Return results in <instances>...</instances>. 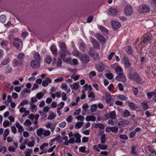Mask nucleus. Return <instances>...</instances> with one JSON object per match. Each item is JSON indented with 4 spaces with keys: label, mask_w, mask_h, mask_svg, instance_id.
Instances as JSON below:
<instances>
[{
    "label": "nucleus",
    "mask_w": 156,
    "mask_h": 156,
    "mask_svg": "<svg viewBox=\"0 0 156 156\" xmlns=\"http://www.w3.org/2000/svg\"><path fill=\"white\" fill-rule=\"evenodd\" d=\"M68 136L69 138L70 144H74L75 142L76 143L80 142V136L78 133H73L72 132H71L68 133Z\"/></svg>",
    "instance_id": "f257e3e1"
},
{
    "label": "nucleus",
    "mask_w": 156,
    "mask_h": 156,
    "mask_svg": "<svg viewBox=\"0 0 156 156\" xmlns=\"http://www.w3.org/2000/svg\"><path fill=\"white\" fill-rule=\"evenodd\" d=\"M129 78L138 83L141 82V79L139 75L136 72H134L133 73H129L128 75Z\"/></svg>",
    "instance_id": "f03ea898"
},
{
    "label": "nucleus",
    "mask_w": 156,
    "mask_h": 156,
    "mask_svg": "<svg viewBox=\"0 0 156 156\" xmlns=\"http://www.w3.org/2000/svg\"><path fill=\"white\" fill-rule=\"evenodd\" d=\"M25 63L24 60H19L16 58L14 59L12 61V66L14 67L23 66Z\"/></svg>",
    "instance_id": "7ed1b4c3"
},
{
    "label": "nucleus",
    "mask_w": 156,
    "mask_h": 156,
    "mask_svg": "<svg viewBox=\"0 0 156 156\" xmlns=\"http://www.w3.org/2000/svg\"><path fill=\"white\" fill-rule=\"evenodd\" d=\"M129 123V121L125 119H120L118 122L117 126L119 127L126 126Z\"/></svg>",
    "instance_id": "20e7f679"
},
{
    "label": "nucleus",
    "mask_w": 156,
    "mask_h": 156,
    "mask_svg": "<svg viewBox=\"0 0 156 156\" xmlns=\"http://www.w3.org/2000/svg\"><path fill=\"white\" fill-rule=\"evenodd\" d=\"M105 100L107 104H109L110 106H112L113 104L114 100L112 98L111 95L108 93L105 94Z\"/></svg>",
    "instance_id": "39448f33"
},
{
    "label": "nucleus",
    "mask_w": 156,
    "mask_h": 156,
    "mask_svg": "<svg viewBox=\"0 0 156 156\" xmlns=\"http://www.w3.org/2000/svg\"><path fill=\"white\" fill-rule=\"evenodd\" d=\"M143 37L141 38L142 41L141 42V44L142 45L145 46L147 45L151 39L148 35H144Z\"/></svg>",
    "instance_id": "423d86ee"
},
{
    "label": "nucleus",
    "mask_w": 156,
    "mask_h": 156,
    "mask_svg": "<svg viewBox=\"0 0 156 156\" xmlns=\"http://www.w3.org/2000/svg\"><path fill=\"white\" fill-rule=\"evenodd\" d=\"M149 11V8L145 5H143L140 6L138 9V11L140 13L148 12Z\"/></svg>",
    "instance_id": "0eeeda50"
},
{
    "label": "nucleus",
    "mask_w": 156,
    "mask_h": 156,
    "mask_svg": "<svg viewBox=\"0 0 156 156\" xmlns=\"http://www.w3.org/2000/svg\"><path fill=\"white\" fill-rule=\"evenodd\" d=\"M80 58L83 63H87L90 61L89 56L85 54L81 55V56L80 57Z\"/></svg>",
    "instance_id": "6e6552de"
},
{
    "label": "nucleus",
    "mask_w": 156,
    "mask_h": 156,
    "mask_svg": "<svg viewBox=\"0 0 156 156\" xmlns=\"http://www.w3.org/2000/svg\"><path fill=\"white\" fill-rule=\"evenodd\" d=\"M31 67L34 69H37L39 68L40 66V61L38 60H36L35 59L32 60L30 64Z\"/></svg>",
    "instance_id": "1a4fd4ad"
},
{
    "label": "nucleus",
    "mask_w": 156,
    "mask_h": 156,
    "mask_svg": "<svg viewBox=\"0 0 156 156\" xmlns=\"http://www.w3.org/2000/svg\"><path fill=\"white\" fill-rule=\"evenodd\" d=\"M123 59L124 60V66L126 68H129L130 66V63L128 58L126 55H123Z\"/></svg>",
    "instance_id": "9d476101"
},
{
    "label": "nucleus",
    "mask_w": 156,
    "mask_h": 156,
    "mask_svg": "<svg viewBox=\"0 0 156 156\" xmlns=\"http://www.w3.org/2000/svg\"><path fill=\"white\" fill-rule=\"evenodd\" d=\"M133 10L130 5L126 6L124 9V12L126 15H130L132 13Z\"/></svg>",
    "instance_id": "9b49d317"
},
{
    "label": "nucleus",
    "mask_w": 156,
    "mask_h": 156,
    "mask_svg": "<svg viewBox=\"0 0 156 156\" xmlns=\"http://www.w3.org/2000/svg\"><path fill=\"white\" fill-rule=\"evenodd\" d=\"M97 70L100 72H102L105 68V65L102 62L99 63L96 66Z\"/></svg>",
    "instance_id": "f8f14e48"
},
{
    "label": "nucleus",
    "mask_w": 156,
    "mask_h": 156,
    "mask_svg": "<svg viewBox=\"0 0 156 156\" xmlns=\"http://www.w3.org/2000/svg\"><path fill=\"white\" fill-rule=\"evenodd\" d=\"M95 36L101 44H104L105 43V39L101 34H96Z\"/></svg>",
    "instance_id": "ddd939ff"
},
{
    "label": "nucleus",
    "mask_w": 156,
    "mask_h": 156,
    "mask_svg": "<svg viewBox=\"0 0 156 156\" xmlns=\"http://www.w3.org/2000/svg\"><path fill=\"white\" fill-rule=\"evenodd\" d=\"M90 42L93 44V46L94 48H97L98 49H100V44L95 39L91 37L90 39Z\"/></svg>",
    "instance_id": "4468645a"
},
{
    "label": "nucleus",
    "mask_w": 156,
    "mask_h": 156,
    "mask_svg": "<svg viewBox=\"0 0 156 156\" xmlns=\"http://www.w3.org/2000/svg\"><path fill=\"white\" fill-rule=\"evenodd\" d=\"M112 24L113 29L115 30H118L121 26L119 22L115 20L112 21Z\"/></svg>",
    "instance_id": "2eb2a0df"
},
{
    "label": "nucleus",
    "mask_w": 156,
    "mask_h": 156,
    "mask_svg": "<svg viewBox=\"0 0 156 156\" xmlns=\"http://www.w3.org/2000/svg\"><path fill=\"white\" fill-rule=\"evenodd\" d=\"M51 82L52 80L50 78L47 77L43 81L42 85L44 87H46L49 84L51 83Z\"/></svg>",
    "instance_id": "dca6fc26"
},
{
    "label": "nucleus",
    "mask_w": 156,
    "mask_h": 156,
    "mask_svg": "<svg viewBox=\"0 0 156 156\" xmlns=\"http://www.w3.org/2000/svg\"><path fill=\"white\" fill-rule=\"evenodd\" d=\"M115 71L117 74L118 75V76H116L115 79L116 80H118L119 76L123 75L122 73V70L121 67L118 66L116 68Z\"/></svg>",
    "instance_id": "f3484780"
},
{
    "label": "nucleus",
    "mask_w": 156,
    "mask_h": 156,
    "mask_svg": "<svg viewBox=\"0 0 156 156\" xmlns=\"http://www.w3.org/2000/svg\"><path fill=\"white\" fill-rule=\"evenodd\" d=\"M50 50L54 55L55 56H57L58 55L57 49L55 45L52 44L50 47Z\"/></svg>",
    "instance_id": "a211bd4d"
},
{
    "label": "nucleus",
    "mask_w": 156,
    "mask_h": 156,
    "mask_svg": "<svg viewBox=\"0 0 156 156\" xmlns=\"http://www.w3.org/2000/svg\"><path fill=\"white\" fill-rule=\"evenodd\" d=\"M104 132V131H103L102 132L100 133V142L102 144H104L106 142V135Z\"/></svg>",
    "instance_id": "6ab92c4d"
},
{
    "label": "nucleus",
    "mask_w": 156,
    "mask_h": 156,
    "mask_svg": "<svg viewBox=\"0 0 156 156\" xmlns=\"http://www.w3.org/2000/svg\"><path fill=\"white\" fill-rule=\"evenodd\" d=\"M58 46L60 48L59 51H67V48L66 44L64 43L59 42Z\"/></svg>",
    "instance_id": "aec40b11"
},
{
    "label": "nucleus",
    "mask_w": 156,
    "mask_h": 156,
    "mask_svg": "<svg viewBox=\"0 0 156 156\" xmlns=\"http://www.w3.org/2000/svg\"><path fill=\"white\" fill-rule=\"evenodd\" d=\"M89 54L90 56L93 57L95 59H97L99 58V54L96 52H92L90 50L89 51Z\"/></svg>",
    "instance_id": "412c9836"
},
{
    "label": "nucleus",
    "mask_w": 156,
    "mask_h": 156,
    "mask_svg": "<svg viewBox=\"0 0 156 156\" xmlns=\"http://www.w3.org/2000/svg\"><path fill=\"white\" fill-rule=\"evenodd\" d=\"M61 88L62 90H64L65 91H67V94L69 93L70 92L71 90L70 89L68 88V86L67 84L65 83H62L61 85Z\"/></svg>",
    "instance_id": "4be33fe9"
},
{
    "label": "nucleus",
    "mask_w": 156,
    "mask_h": 156,
    "mask_svg": "<svg viewBox=\"0 0 156 156\" xmlns=\"http://www.w3.org/2000/svg\"><path fill=\"white\" fill-rule=\"evenodd\" d=\"M69 86L72 89L75 90H78L80 87L79 83L78 82L75 83L73 84H70Z\"/></svg>",
    "instance_id": "5701e85b"
},
{
    "label": "nucleus",
    "mask_w": 156,
    "mask_h": 156,
    "mask_svg": "<svg viewBox=\"0 0 156 156\" xmlns=\"http://www.w3.org/2000/svg\"><path fill=\"white\" fill-rule=\"evenodd\" d=\"M118 12L117 10L115 9L110 8L108 10V13L109 14L112 15H115Z\"/></svg>",
    "instance_id": "b1692460"
},
{
    "label": "nucleus",
    "mask_w": 156,
    "mask_h": 156,
    "mask_svg": "<svg viewBox=\"0 0 156 156\" xmlns=\"http://www.w3.org/2000/svg\"><path fill=\"white\" fill-rule=\"evenodd\" d=\"M16 126L18 129L19 133H22L24 130L23 126L21 125L19 122H17L16 123Z\"/></svg>",
    "instance_id": "393cba45"
},
{
    "label": "nucleus",
    "mask_w": 156,
    "mask_h": 156,
    "mask_svg": "<svg viewBox=\"0 0 156 156\" xmlns=\"http://www.w3.org/2000/svg\"><path fill=\"white\" fill-rule=\"evenodd\" d=\"M30 108L31 109V111L33 112H35L37 110V107L36 105L33 103H30Z\"/></svg>",
    "instance_id": "a878e982"
},
{
    "label": "nucleus",
    "mask_w": 156,
    "mask_h": 156,
    "mask_svg": "<svg viewBox=\"0 0 156 156\" xmlns=\"http://www.w3.org/2000/svg\"><path fill=\"white\" fill-rule=\"evenodd\" d=\"M10 61V59L8 57L4 59L1 62V65L4 66L6 65Z\"/></svg>",
    "instance_id": "bb28decb"
},
{
    "label": "nucleus",
    "mask_w": 156,
    "mask_h": 156,
    "mask_svg": "<svg viewBox=\"0 0 156 156\" xmlns=\"http://www.w3.org/2000/svg\"><path fill=\"white\" fill-rule=\"evenodd\" d=\"M96 119V117L93 115L87 116L86 118V120L87 121H92L93 122H94L95 121Z\"/></svg>",
    "instance_id": "cd10ccee"
},
{
    "label": "nucleus",
    "mask_w": 156,
    "mask_h": 156,
    "mask_svg": "<svg viewBox=\"0 0 156 156\" xmlns=\"http://www.w3.org/2000/svg\"><path fill=\"white\" fill-rule=\"evenodd\" d=\"M62 139L64 140L65 141L63 143V145L68 146L69 144V141L68 140V138L67 136H64L62 137Z\"/></svg>",
    "instance_id": "c85d7f7f"
},
{
    "label": "nucleus",
    "mask_w": 156,
    "mask_h": 156,
    "mask_svg": "<svg viewBox=\"0 0 156 156\" xmlns=\"http://www.w3.org/2000/svg\"><path fill=\"white\" fill-rule=\"evenodd\" d=\"M25 57V54L23 52H21L19 53L17 55V58L19 60H24Z\"/></svg>",
    "instance_id": "c756f323"
},
{
    "label": "nucleus",
    "mask_w": 156,
    "mask_h": 156,
    "mask_svg": "<svg viewBox=\"0 0 156 156\" xmlns=\"http://www.w3.org/2000/svg\"><path fill=\"white\" fill-rule=\"evenodd\" d=\"M56 117V115L53 112H50L48 118V120H52L55 119Z\"/></svg>",
    "instance_id": "7c9ffc66"
},
{
    "label": "nucleus",
    "mask_w": 156,
    "mask_h": 156,
    "mask_svg": "<svg viewBox=\"0 0 156 156\" xmlns=\"http://www.w3.org/2000/svg\"><path fill=\"white\" fill-rule=\"evenodd\" d=\"M108 117L111 119H114L116 118V112L113 111L111 112L108 115Z\"/></svg>",
    "instance_id": "2f4dec72"
},
{
    "label": "nucleus",
    "mask_w": 156,
    "mask_h": 156,
    "mask_svg": "<svg viewBox=\"0 0 156 156\" xmlns=\"http://www.w3.org/2000/svg\"><path fill=\"white\" fill-rule=\"evenodd\" d=\"M66 52L70 54V53L68 51H59V55L62 58H63L66 56Z\"/></svg>",
    "instance_id": "473e14b6"
},
{
    "label": "nucleus",
    "mask_w": 156,
    "mask_h": 156,
    "mask_svg": "<svg viewBox=\"0 0 156 156\" xmlns=\"http://www.w3.org/2000/svg\"><path fill=\"white\" fill-rule=\"evenodd\" d=\"M72 54L75 56L79 58L82 55L81 53L78 51L74 50L72 51Z\"/></svg>",
    "instance_id": "72a5a7b5"
},
{
    "label": "nucleus",
    "mask_w": 156,
    "mask_h": 156,
    "mask_svg": "<svg viewBox=\"0 0 156 156\" xmlns=\"http://www.w3.org/2000/svg\"><path fill=\"white\" fill-rule=\"evenodd\" d=\"M34 57L36 59V60H38L40 61L41 59L40 54L38 52H35L34 54Z\"/></svg>",
    "instance_id": "f704fd0d"
},
{
    "label": "nucleus",
    "mask_w": 156,
    "mask_h": 156,
    "mask_svg": "<svg viewBox=\"0 0 156 156\" xmlns=\"http://www.w3.org/2000/svg\"><path fill=\"white\" fill-rule=\"evenodd\" d=\"M45 62L49 64L51 63V58L49 55H46L45 58Z\"/></svg>",
    "instance_id": "c9c22d12"
},
{
    "label": "nucleus",
    "mask_w": 156,
    "mask_h": 156,
    "mask_svg": "<svg viewBox=\"0 0 156 156\" xmlns=\"http://www.w3.org/2000/svg\"><path fill=\"white\" fill-rule=\"evenodd\" d=\"M44 129L42 128H40L37 130V134L39 136H41L43 134Z\"/></svg>",
    "instance_id": "e433bc0d"
},
{
    "label": "nucleus",
    "mask_w": 156,
    "mask_h": 156,
    "mask_svg": "<svg viewBox=\"0 0 156 156\" xmlns=\"http://www.w3.org/2000/svg\"><path fill=\"white\" fill-rule=\"evenodd\" d=\"M118 80L119 81H121L124 83L126 81V76L123 74L119 76Z\"/></svg>",
    "instance_id": "4c0bfd02"
},
{
    "label": "nucleus",
    "mask_w": 156,
    "mask_h": 156,
    "mask_svg": "<svg viewBox=\"0 0 156 156\" xmlns=\"http://www.w3.org/2000/svg\"><path fill=\"white\" fill-rule=\"evenodd\" d=\"M117 98L121 101L126 100L128 99L127 97L122 95H119L117 96Z\"/></svg>",
    "instance_id": "58836bf2"
},
{
    "label": "nucleus",
    "mask_w": 156,
    "mask_h": 156,
    "mask_svg": "<svg viewBox=\"0 0 156 156\" xmlns=\"http://www.w3.org/2000/svg\"><path fill=\"white\" fill-rule=\"evenodd\" d=\"M98 147L101 150H106L107 147V146L105 144H98Z\"/></svg>",
    "instance_id": "ea45409f"
},
{
    "label": "nucleus",
    "mask_w": 156,
    "mask_h": 156,
    "mask_svg": "<svg viewBox=\"0 0 156 156\" xmlns=\"http://www.w3.org/2000/svg\"><path fill=\"white\" fill-rule=\"evenodd\" d=\"M129 115V112L126 109H125L123 111L122 114V115L124 117H128Z\"/></svg>",
    "instance_id": "a19ab883"
},
{
    "label": "nucleus",
    "mask_w": 156,
    "mask_h": 156,
    "mask_svg": "<svg viewBox=\"0 0 156 156\" xmlns=\"http://www.w3.org/2000/svg\"><path fill=\"white\" fill-rule=\"evenodd\" d=\"M109 129L111 131L115 133H117L118 130V128L116 127H109Z\"/></svg>",
    "instance_id": "79ce46f5"
},
{
    "label": "nucleus",
    "mask_w": 156,
    "mask_h": 156,
    "mask_svg": "<svg viewBox=\"0 0 156 156\" xmlns=\"http://www.w3.org/2000/svg\"><path fill=\"white\" fill-rule=\"evenodd\" d=\"M125 51L129 54H131L132 53L131 48L129 46H126L125 48Z\"/></svg>",
    "instance_id": "37998d69"
},
{
    "label": "nucleus",
    "mask_w": 156,
    "mask_h": 156,
    "mask_svg": "<svg viewBox=\"0 0 156 156\" xmlns=\"http://www.w3.org/2000/svg\"><path fill=\"white\" fill-rule=\"evenodd\" d=\"M33 138L34 140H32V141L29 142L28 143L27 145L28 147H32L34 146L35 144V140L34 138Z\"/></svg>",
    "instance_id": "c03bdc74"
},
{
    "label": "nucleus",
    "mask_w": 156,
    "mask_h": 156,
    "mask_svg": "<svg viewBox=\"0 0 156 156\" xmlns=\"http://www.w3.org/2000/svg\"><path fill=\"white\" fill-rule=\"evenodd\" d=\"M39 113L42 119H44L46 118L47 116V114L45 112L42 111H40L39 112Z\"/></svg>",
    "instance_id": "a18cd8bd"
},
{
    "label": "nucleus",
    "mask_w": 156,
    "mask_h": 156,
    "mask_svg": "<svg viewBox=\"0 0 156 156\" xmlns=\"http://www.w3.org/2000/svg\"><path fill=\"white\" fill-rule=\"evenodd\" d=\"M5 74H7L10 73L11 72L12 68L10 66H7L5 67Z\"/></svg>",
    "instance_id": "49530a36"
},
{
    "label": "nucleus",
    "mask_w": 156,
    "mask_h": 156,
    "mask_svg": "<svg viewBox=\"0 0 156 156\" xmlns=\"http://www.w3.org/2000/svg\"><path fill=\"white\" fill-rule=\"evenodd\" d=\"M12 123H10L9 121L7 120H5L3 122V126L4 127H6L9 125H11Z\"/></svg>",
    "instance_id": "de8ad7c7"
},
{
    "label": "nucleus",
    "mask_w": 156,
    "mask_h": 156,
    "mask_svg": "<svg viewBox=\"0 0 156 156\" xmlns=\"http://www.w3.org/2000/svg\"><path fill=\"white\" fill-rule=\"evenodd\" d=\"M83 124V122H77L76 124L75 127L76 129H80L82 127Z\"/></svg>",
    "instance_id": "09e8293b"
},
{
    "label": "nucleus",
    "mask_w": 156,
    "mask_h": 156,
    "mask_svg": "<svg viewBox=\"0 0 156 156\" xmlns=\"http://www.w3.org/2000/svg\"><path fill=\"white\" fill-rule=\"evenodd\" d=\"M88 97L89 98H91L92 99H94L95 98V95L92 91L88 92Z\"/></svg>",
    "instance_id": "8fccbe9b"
},
{
    "label": "nucleus",
    "mask_w": 156,
    "mask_h": 156,
    "mask_svg": "<svg viewBox=\"0 0 156 156\" xmlns=\"http://www.w3.org/2000/svg\"><path fill=\"white\" fill-rule=\"evenodd\" d=\"M51 133L50 131L48 130H45L44 129V130L43 135L45 136L46 137L49 136Z\"/></svg>",
    "instance_id": "3c124183"
},
{
    "label": "nucleus",
    "mask_w": 156,
    "mask_h": 156,
    "mask_svg": "<svg viewBox=\"0 0 156 156\" xmlns=\"http://www.w3.org/2000/svg\"><path fill=\"white\" fill-rule=\"evenodd\" d=\"M44 96V94L43 93L40 92L37 93L36 95V97L37 98L39 99H41Z\"/></svg>",
    "instance_id": "603ef678"
},
{
    "label": "nucleus",
    "mask_w": 156,
    "mask_h": 156,
    "mask_svg": "<svg viewBox=\"0 0 156 156\" xmlns=\"http://www.w3.org/2000/svg\"><path fill=\"white\" fill-rule=\"evenodd\" d=\"M6 20V16L5 15H1L0 16V21L2 23H4Z\"/></svg>",
    "instance_id": "864d4df0"
},
{
    "label": "nucleus",
    "mask_w": 156,
    "mask_h": 156,
    "mask_svg": "<svg viewBox=\"0 0 156 156\" xmlns=\"http://www.w3.org/2000/svg\"><path fill=\"white\" fill-rule=\"evenodd\" d=\"M65 103L63 102H61L58 105V107L57 109L58 110H61L64 107Z\"/></svg>",
    "instance_id": "5fc2aeb1"
},
{
    "label": "nucleus",
    "mask_w": 156,
    "mask_h": 156,
    "mask_svg": "<svg viewBox=\"0 0 156 156\" xmlns=\"http://www.w3.org/2000/svg\"><path fill=\"white\" fill-rule=\"evenodd\" d=\"M9 42L7 41H2V42L1 43V46L3 48L6 47L7 45L8 44Z\"/></svg>",
    "instance_id": "6e6d98bb"
},
{
    "label": "nucleus",
    "mask_w": 156,
    "mask_h": 156,
    "mask_svg": "<svg viewBox=\"0 0 156 156\" xmlns=\"http://www.w3.org/2000/svg\"><path fill=\"white\" fill-rule=\"evenodd\" d=\"M136 147H135L133 146L131 148V154L137 156V152L136 151Z\"/></svg>",
    "instance_id": "4d7b16f0"
},
{
    "label": "nucleus",
    "mask_w": 156,
    "mask_h": 156,
    "mask_svg": "<svg viewBox=\"0 0 156 156\" xmlns=\"http://www.w3.org/2000/svg\"><path fill=\"white\" fill-rule=\"evenodd\" d=\"M48 146V143H44L40 147V149L41 150H43L44 149Z\"/></svg>",
    "instance_id": "13d9d810"
},
{
    "label": "nucleus",
    "mask_w": 156,
    "mask_h": 156,
    "mask_svg": "<svg viewBox=\"0 0 156 156\" xmlns=\"http://www.w3.org/2000/svg\"><path fill=\"white\" fill-rule=\"evenodd\" d=\"M99 28L101 30V31L103 33H107V29L103 27V26H100Z\"/></svg>",
    "instance_id": "bf43d9fd"
},
{
    "label": "nucleus",
    "mask_w": 156,
    "mask_h": 156,
    "mask_svg": "<svg viewBox=\"0 0 156 156\" xmlns=\"http://www.w3.org/2000/svg\"><path fill=\"white\" fill-rule=\"evenodd\" d=\"M95 126V127H98L100 129H104L105 127L103 124L99 123L96 124Z\"/></svg>",
    "instance_id": "052dcab7"
},
{
    "label": "nucleus",
    "mask_w": 156,
    "mask_h": 156,
    "mask_svg": "<svg viewBox=\"0 0 156 156\" xmlns=\"http://www.w3.org/2000/svg\"><path fill=\"white\" fill-rule=\"evenodd\" d=\"M62 61V59L60 58H58V61L57 63V66L58 67H61Z\"/></svg>",
    "instance_id": "680f3d73"
},
{
    "label": "nucleus",
    "mask_w": 156,
    "mask_h": 156,
    "mask_svg": "<svg viewBox=\"0 0 156 156\" xmlns=\"http://www.w3.org/2000/svg\"><path fill=\"white\" fill-rule=\"evenodd\" d=\"M28 104V101L27 100H25L22 101L20 104V105L18 107V108H19L20 106H23Z\"/></svg>",
    "instance_id": "e2e57ef3"
},
{
    "label": "nucleus",
    "mask_w": 156,
    "mask_h": 156,
    "mask_svg": "<svg viewBox=\"0 0 156 156\" xmlns=\"http://www.w3.org/2000/svg\"><path fill=\"white\" fill-rule=\"evenodd\" d=\"M39 115L38 114H36L35 115L34 119L35 121L34 122V123L35 125H37L38 123L37 120L39 118Z\"/></svg>",
    "instance_id": "0e129e2a"
},
{
    "label": "nucleus",
    "mask_w": 156,
    "mask_h": 156,
    "mask_svg": "<svg viewBox=\"0 0 156 156\" xmlns=\"http://www.w3.org/2000/svg\"><path fill=\"white\" fill-rule=\"evenodd\" d=\"M32 123L29 119L26 120L24 123V125L26 126H29L31 125Z\"/></svg>",
    "instance_id": "69168bd1"
},
{
    "label": "nucleus",
    "mask_w": 156,
    "mask_h": 156,
    "mask_svg": "<svg viewBox=\"0 0 156 156\" xmlns=\"http://www.w3.org/2000/svg\"><path fill=\"white\" fill-rule=\"evenodd\" d=\"M142 106L143 108V109L144 110H145L147 109L148 108V105L145 102H143L142 103Z\"/></svg>",
    "instance_id": "338daca9"
},
{
    "label": "nucleus",
    "mask_w": 156,
    "mask_h": 156,
    "mask_svg": "<svg viewBox=\"0 0 156 156\" xmlns=\"http://www.w3.org/2000/svg\"><path fill=\"white\" fill-rule=\"evenodd\" d=\"M12 44L13 46L15 47L17 49H19L20 47V44L19 43L17 42H14Z\"/></svg>",
    "instance_id": "774afa93"
}]
</instances>
